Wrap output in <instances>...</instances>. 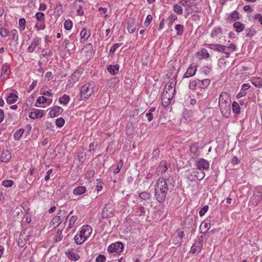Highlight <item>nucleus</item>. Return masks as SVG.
<instances>
[{
    "mask_svg": "<svg viewBox=\"0 0 262 262\" xmlns=\"http://www.w3.org/2000/svg\"><path fill=\"white\" fill-rule=\"evenodd\" d=\"M169 186L167 180L163 178L158 179L155 185V194L156 200L159 202H163L165 200Z\"/></svg>",
    "mask_w": 262,
    "mask_h": 262,
    "instance_id": "nucleus-1",
    "label": "nucleus"
},
{
    "mask_svg": "<svg viewBox=\"0 0 262 262\" xmlns=\"http://www.w3.org/2000/svg\"><path fill=\"white\" fill-rule=\"evenodd\" d=\"M230 99L226 92H222L220 95L219 104L220 109L224 116L230 114L231 111Z\"/></svg>",
    "mask_w": 262,
    "mask_h": 262,
    "instance_id": "nucleus-2",
    "label": "nucleus"
},
{
    "mask_svg": "<svg viewBox=\"0 0 262 262\" xmlns=\"http://www.w3.org/2000/svg\"><path fill=\"white\" fill-rule=\"evenodd\" d=\"M92 232V228L89 225L83 226L79 233H77L74 237V241L78 245L82 244L90 236Z\"/></svg>",
    "mask_w": 262,
    "mask_h": 262,
    "instance_id": "nucleus-3",
    "label": "nucleus"
},
{
    "mask_svg": "<svg viewBox=\"0 0 262 262\" xmlns=\"http://www.w3.org/2000/svg\"><path fill=\"white\" fill-rule=\"evenodd\" d=\"M94 92V85L91 83L84 84L80 90V99H88Z\"/></svg>",
    "mask_w": 262,
    "mask_h": 262,
    "instance_id": "nucleus-4",
    "label": "nucleus"
},
{
    "mask_svg": "<svg viewBox=\"0 0 262 262\" xmlns=\"http://www.w3.org/2000/svg\"><path fill=\"white\" fill-rule=\"evenodd\" d=\"M174 91L175 89H173L172 83H170L169 84H167L165 85L162 96V102L163 103L164 100H167V102H166V104L165 106H167L171 102V98L170 97V95L169 94V93L170 94H172Z\"/></svg>",
    "mask_w": 262,
    "mask_h": 262,
    "instance_id": "nucleus-5",
    "label": "nucleus"
},
{
    "mask_svg": "<svg viewBox=\"0 0 262 262\" xmlns=\"http://www.w3.org/2000/svg\"><path fill=\"white\" fill-rule=\"evenodd\" d=\"M123 245L122 243L118 242L111 244L108 248L107 251L110 253H116L119 254L123 251Z\"/></svg>",
    "mask_w": 262,
    "mask_h": 262,
    "instance_id": "nucleus-6",
    "label": "nucleus"
},
{
    "mask_svg": "<svg viewBox=\"0 0 262 262\" xmlns=\"http://www.w3.org/2000/svg\"><path fill=\"white\" fill-rule=\"evenodd\" d=\"M30 238V234L26 230L23 231L19 235L17 240L18 245L20 247H23L26 244L27 241Z\"/></svg>",
    "mask_w": 262,
    "mask_h": 262,
    "instance_id": "nucleus-7",
    "label": "nucleus"
},
{
    "mask_svg": "<svg viewBox=\"0 0 262 262\" xmlns=\"http://www.w3.org/2000/svg\"><path fill=\"white\" fill-rule=\"evenodd\" d=\"M114 208L111 204H107L104 207L101 216L103 219L111 217L114 215Z\"/></svg>",
    "mask_w": 262,
    "mask_h": 262,
    "instance_id": "nucleus-8",
    "label": "nucleus"
},
{
    "mask_svg": "<svg viewBox=\"0 0 262 262\" xmlns=\"http://www.w3.org/2000/svg\"><path fill=\"white\" fill-rule=\"evenodd\" d=\"M127 30L130 33H134L136 29V24L134 18H128L127 23Z\"/></svg>",
    "mask_w": 262,
    "mask_h": 262,
    "instance_id": "nucleus-9",
    "label": "nucleus"
},
{
    "mask_svg": "<svg viewBox=\"0 0 262 262\" xmlns=\"http://www.w3.org/2000/svg\"><path fill=\"white\" fill-rule=\"evenodd\" d=\"M61 212L62 210H59L57 215L52 219L50 222L51 225H53L55 227H58L62 222L60 215Z\"/></svg>",
    "mask_w": 262,
    "mask_h": 262,
    "instance_id": "nucleus-10",
    "label": "nucleus"
},
{
    "mask_svg": "<svg viewBox=\"0 0 262 262\" xmlns=\"http://www.w3.org/2000/svg\"><path fill=\"white\" fill-rule=\"evenodd\" d=\"M196 93H189V97L186 100V104L188 106L194 107L196 103L195 100V95Z\"/></svg>",
    "mask_w": 262,
    "mask_h": 262,
    "instance_id": "nucleus-11",
    "label": "nucleus"
},
{
    "mask_svg": "<svg viewBox=\"0 0 262 262\" xmlns=\"http://www.w3.org/2000/svg\"><path fill=\"white\" fill-rule=\"evenodd\" d=\"M209 162L205 159H202L198 161V169L208 170L209 168Z\"/></svg>",
    "mask_w": 262,
    "mask_h": 262,
    "instance_id": "nucleus-12",
    "label": "nucleus"
},
{
    "mask_svg": "<svg viewBox=\"0 0 262 262\" xmlns=\"http://www.w3.org/2000/svg\"><path fill=\"white\" fill-rule=\"evenodd\" d=\"M68 258L72 260L77 261L80 258V256L74 252L73 249H69L66 252Z\"/></svg>",
    "mask_w": 262,
    "mask_h": 262,
    "instance_id": "nucleus-13",
    "label": "nucleus"
},
{
    "mask_svg": "<svg viewBox=\"0 0 262 262\" xmlns=\"http://www.w3.org/2000/svg\"><path fill=\"white\" fill-rule=\"evenodd\" d=\"M41 40V38L35 37L34 38L31 45L28 48V52L29 53H33L35 50L36 47L40 43Z\"/></svg>",
    "mask_w": 262,
    "mask_h": 262,
    "instance_id": "nucleus-14",
    "label": "nucleus"
},
{
    "mask_svg": "<svg viewBox=\"0 0 262 262\" xmlns=\"http://www.w3.org/2000/svg\"><path fill=\"white\" fill-rule=\"evenodd\" d=\"M196 72V66L190 64L184 75V78H188L195 75Z\"/></svg>",
    "mask_w": 262,
    "mask_h": 262,
    "instance_id": "nucleus-15",
    "label": "nucleus"
},
{
    "mask_svg": "<svg viewBox=\"0 0 262 262\" xmlns=\"http://www.w3.org/2000/svg\"><path fill=\"white\" fill-rule=\"evenodd\" d=\"M63 111V109L58 106H55L53 107L49 112V115L51 117H55L58 116Z\"/></svg>",
    "mask_w": 262,
    "mask_h": 262,
    "instance_id": "nucleus-16",
    "label": "nucleus"
},
{
    "mask_svg": "<svg viewBox=\"0 0 262 262\" xmlns=\"http://www.w3.org/2000/svg\"><path fill=\"white\" fill-rule=\"evenodd\" d=\"M240 19V15L237 11L235 10L229 14L227 20L229 22L234 21Z\"/></svg>",
    "mask_w": 262,
    "mask_h": 262,
    "instance_id": "nucleus-17",
    "label": "nucleus"
},
{
    "mask_svg": "<svg viewBox=\"0 0 262 262\" xmlns=\"http://www.w3.org/2000/svg\"><path fill=\"white\" fill-rule=\"evenodd\" d=\"M168 164L166 161H161L157 168L158 172H161V173L165 172L168 169Z\"/></svg>",
    "mask_w": 262,
    "mask_h": 262,
    "instance_id": "nucleus-18",
    "label": "nucleus"
},
{
    "mask_svg": "<svg viewBox=\"0 0 262 262\" xmlns=\"http://www.w3.org/2000/svg\"><path fill=\"white\" fill-rule=\"evenodd\" d=\"M0 158L1 161L3 162H7L11 158V154L9 150H4L3 151Z\"/></svg>",
    "mask_w": 262,
    "mask_h": 262,
    "instance_id": "nucleus-19",
    "label": "nucleus"
},
{
    "mask_svg": "<svg viewBox=\"0 0 262 262\" xmlns=\"http://www.w3.org/2000/svg\"><path fill=\"white\" fill-rule=\"evenodd\" d=\"M261 199L262 193L260 192H257V193H254L253 195L251 200V203L253 205L256 206Z\"/></svg>",
    "mask_w": 262,
    "mask_h": 262,
    "instance_id": "nucleus-20",
    "label": "nucleus"
},
{
    "mask_svg": "<svg viewBox=\"0 0 262 262\" xmlns=\"http://www.w3.org/2000/svg\"><path fill=\"white\" fill-rule=\"evenodd\" d=\"M218 47L219 48L217 49V51L224 53L225 54L224 57L227 58L230 57V52L227 51V46L220 45Z\"/></svg>",
    "mask_w": 262,
    "mask_h": 262,
    "instance_id": "nucleus-21",
    "label": "nucleus"
},
{
    "mask_svg": "<svg viewBox=\"0 0 262 262\" xmlns=\"http://www.w3.org/2000/svg\"><path fill=\"white\" fill-rule=\"evenodd\" d=\"M91 35L90 31L88 30L85 28H84L80 32L81 39L84 41L86 40Z\"/></svg>",
    "mask_w": 262,
    "mask_h": 262,
    "instance_id": "nucleus-22",
    "label": "nucleus"
},
{
    "mask_svg": "<svg viewBox=\"0 0 262 262\" xmlns=\"http://www.w3.org/2000/svg\"><path fill=\"white\" fill-rule=\"evenodd\" d=\"M233 27L235 28L236 32L240 33L245 29V25L240 21H236L233 24Z\"/></svg>",
    "mask_w": 262,
    "mask_h": 262,
    "instance_id": "nucleus-23",
    "label": "nucleus"
},
{
    "mask_svg": "<svg viewBox=\"0 0 262 262\" xmlns=\"http://www.w3.org/2000/svg\"><path fill=\"white\" fill-rule=\"evenodd\" d=\"M10 73V70L9 68V66L7 63L4 64L2 71V76L4 78H7L8 77L9 74Z\"/></svg>",
    "mask_w": 262,
    "mask_h": 262,
    "instance_id": "nucleus-24",
    "label": "nucleus"
},
{
    "mask_svg": "<svg viewBox=\"0 0 262 262\" xmlns=\"http://www.w3.org/2000/svg\"><path fill=\"white\" fill-rule=\"evenodd\" d=\"M43 116V113L40 110H36L34 112H32L29 113V117L35 119L37 118H41Z\"/></svg>",
    "mask_w": 262,
    "mask_h": 262,
    "instance_id": "nucleus-25",
    "label": "nucleus"
},
{
    "mask_svg": "<svg viewBox=\"0 0 262 262\" xmlns=\"http://www.w3.org/2000/svg\"><path fill=\"white\" fill-rule=\"evenodd\" d=\"M210 82V80L207 78L202 80H199V82H198V86L202 89H204L209 84Z\"/></svg>",
    "mask_w": 262,
    "mask_h": 262,
    "instance_id": "nucleus-26",
    "label": "nucleus"
},
{
    "mask_svg": "<svg viewBox=\"0 0 262 262\" xmlns=\"http://www.w3.org/2000/svg\"><path fill=\"white\" fill-rule=\"evenodd\" d=\"M107 71L113 75H115L119 70V65H110L107 68Z\"/></svg>",
    "mask_w": 262,
    "mask_h": 262,
    "instance_id": "nucleus-27",
    "label": "nucleus"
},
{
    "mask_svg": "<svg viewBox=\"0 0 262 262\" xmlns=\"http://www.w3.org/2000/svg\"><path fill=\"white\" fill-rule=\"evenodd\" d=\"M78 217L77 215H73L72 216L69 221V225L67 228V230L71 229L73 227L75 222L77 221Z\"/></svg>",
    "mask_w": 262,
    "mask_h": 262,
    "instance_id": "nucleus-28",
    "label": "nucleus"
},
{
    "mask_svg": "<svg viewBox=\"0 0 262 262\" xmlns=\"http://www.w3.org/2000/svg\"><path fill=\"white\" fill-rule=\"evenodd\" d=\"M17 98L18 96L16 95L13 93H11L7 97V102L9 104L13 103L17 101Z\"/></svg>",
    "mask_w": 262,
    "mask_h": 262,
    "instance_id": "nucleus-29",
    "label": "nucleus"
},
{
    "mask_svg": "<svg viewBox=\"0 0 262 262\" xmlns=\"http://www.w3.org/2000/svg\"><path fill=\"white\" fill-rule=\"evenodd\" d=\"M86 191V188L84 186H79L73 190V193L75 195H80L84 193Z\"/></svg>",
    "mask_w": 262,
    "mask_h": 262,
    "instance_id": "nucleus-30",
    "label": "nucleus"
},
{
    "mask_svg": "<svg viewBox=\"0 0 262 262\" xmlns=\"http://www.w3.org/2000/svg\"><path fill=\"white\" fill-rule=\"evenodd\" d=\"M198 55H199L200 58L204 59H207L210 57L209 53L205 49H202L200 52H198Z\"/></svg>",
    "mask_w": 262,
    "mask_h": 262,
    "instance_id": "nucleus-31",
    "label": "nucleus"
},
{
    "mask_svg": "<svg viewBox=\"0 0 262 262\" xmlns=\"http://www.w3.org/2000/svg\"><path fill=\"white\" fill-rule=\"evenodd\" d=\"M62 12V7L61 4L56 6L54 11V14L56 17L60 16Z\"/></svg>",
    "mask_w": 262,
    "mask_h": 262,
    "instance_id": "nucleus-32",
    "label": "nucleus"
},
{
    "mask_svg": "<svg viewBox=\"0 0 262 262\" xmlns=\"http://www.w3.org/2000/svg\"><path fill=\"white\" fill-rule=\"evenodd\" d=\"M246 33V37H253L256 33V30L254 28L251 27L250 28H248L245 30Z\"/></svg>",
    "mask_w": 262,
    "mask_h": 262,
    "instance_id": "nucleus-33",
    "label": "nucleus"
},
{
    "mask_svg": "<svg viewBox=\"0 0 262 262\" xmlns=\"http://www.w3.org/2000/svg\"><path fill=\"white\" fill-rule=\"evenodd\" d=\"M192 113L191 111L186 110L183 113V119L188 122L191 120Z\"/></svg>",
    "mask_w": 262,
    "mask_h": 262,
    "instance_id": "nucleus-34",
    "label": "nucleus"
},
{
    "mask_svg": "<svg viewBox=\"0 0 262 262\" xmlns=\"http://www.w3.org/2000/svg\"><path fill=\"white\" fill-rule=\"evenodd\" d=\"M222 32V29L220 27H214L211 32V36L213 38H215L217 36V35L221 33Z\"/></svg>",
    "mask_w": 262,
    "mask_h": 262,
    "instance_id": "nucleus-35",
    "label": "nucleus"
},
{
    "mask_svg": "<svg viewBox=\"0 0 262 262\" xmlns=\"http://www.w3.org/2000/svg\"><path fill=\"white\" fill-rule=\"evenodd\" d=\"M233 112L235 114H238L241 112V107L237 102L234 101L232 105Z\"/></svg>",
    "mask_w": 262,
    "mask_h": 262,
    "instance_id": "nucleus-36",
    "label": "nucleus"
},
{
    "mask_svg": "<svg viewBox=\"0 0 262 262\" xmlns=\"http://www.w3.org/2000/svg\"><path fill=\"white\" fill-rule=\"evenodd\" d=\"M196 86V81L195 80H193L192 81H190L189 88V93H196L195 88Z\"/></svg>",
    "mask_w": 262,
    "mask_h": 262,
    "instance_id": "nucleus-37",
    "label": "nucleus"
},
{
    "mask_svg": "<svg viewBox=\"0 0 262 262\" xmlns=\"http://www.w3.org/2000/svg\"><path fill=\"white\" fill-rule=\"evenodd\" d=\"M70 99L68 95L64 94L59 98V102L60 104L66 105L69 102Z\"/></svg>",
    "mask_w": 262,
    "mask_h": 262,
    "instance_id": "nucleus-38",
    "label": "nucleus"
},
{
    "mask_svg": "<svg viewBox=\"0 0 262 262\" xmlns=\"http://www.w3.org/2000/svg\"><path fill=\"white\" fill-rule=\"evenodd\" d=\"M24 133V129L23 128H20L19 129H17L14 136V138L15 140H19L21 137H22L23 134Z\"/></svg>",
    "mask_w": 262,
    "mask_h": 262,
    "instance_id": "nucleus-39",
    "label": "nucleus"
},
{
    "mask_svg": "<svg viewBox=\"0 0 262 262\" xmlns=\"http://www.w3.org/2000/svg\"><path fill=\"white\" fill-rule=\"evenodd\" d=\"M36 19L40 23H45V15L42 12H38L35 14Z\"/></svg>",
    "mask_w": 262,
    "mask_h": 262,
    "instance_id": "nucleus-40",
    "label": "nucleus"
},
{
    "mask_svg": "<svg viewBox=\"0 0 262 262\" xmlns=\"http://www.w3.org/2000/svg\"><path fill=\"white\" fill-rule=\"evenodd\" d=\"M139 197L144 200H148L151 197V194L149 192H141L139 194Z\"/></svg>",
    "mask_w": 262,
    "mask_h": 262,
    "instance_id": "nucleus-41",
    "label": "nucleus"
},
{
    "mask_svg": "<svg viewBox=\"0 0 262 262\" xmlns=\"http://www.w3.org/2000/svg\"><path fill=\"white\" fill-rule=\"evenodd\" d=\"M211 71V66H204L203 68H202L200 70V74H204L205 75H207L209 74Z\"/></svg>",
    "mask_w": 262,
    "mask_h": 262,
    "instance_id": "nucleus-42",
    "label": "nucleus"
},
{
    "mask_svg": "<svg viewBox=\"0 0 262 262\" xmlns=\"http://www.w3.org/2000/svg\"><path fill=\"white\" fill-rule=\"evenodd\" d=\"M173 9L174 12L178 15H182L183 14V9L180 5L176 4L173 6Z\"/></svg>",
    "mask_w": 262,
    "mask_h": 262,
    "instance_id": "nucleus-43",
    "label": "nucleus"
},
{
    "mask_svg": "<svg viewBox=\"0 0 262 262\" xmlns=\"http://www.w3.org/2000/svg\"><path fill=\"white\" fill-rule=\"evenodd\" d=\"M252 84L254 85L256 88H262V79H253L251 81Z\"/></svg>",
    "mask_w": 262,
    "mask_h": 262,
    "instance_id": "nucleus-44",
    "label": "nucleus"
},
{
    "mask_svg": "<svg viewBox=\"0 0 262 262\" xmlns=\"http://www.w3.org/2000/svg\"><path fill=\"white\" fill-rule=\"evenodd\" d=\"M64 26L65 29L70 30L73 27V23L70 19H67L64 21Z\"/></svg>",
    "mask_w": 262,
    "mask_h": 262,
    "instance_id": "nucleus-45",
    "label": "nucleus"
},
{
    "mask_svg": "<svg viewBox=\"0 0 262 262\" xmlns=\"http://www.w3.org/2000/svg\"><path fill=\"white\" fill-rule=\"evenodd\" d=\"M78 159L80 162H83L86 159V154L83 152H79L77 155Z\"/></svg>",
    "mask_w": 262,
    "mask_h": 262,
    "instance_id": "nucleus-46",
    "label": "nucleus"
},
{
    "mask_svg": "<svg viewBox=\"0 0 262 262\" xmlns=\"http://www.w3.org/2000/svg\"><path fill=\"white\" fill-rule=\"evenodd\" d=\"M55 123L57 127H61L64 125L65 121L64 119H63L62 117H60L56 119Z\"/></svg>",
    "mask_w": 262,
    "mask_h": 262,
    "instance_id": "nucleus-47",
    "label": "nucleus"
},
{
    "mask_svg": "<svg viewBox=\"0 0 262 262\" xmlns=\"http://www.w3.org/2000/svg\"><path fill=\"white\" fill-rule=\"evenodd\" d=\"M183 26L181 25H177L175 26V29L177 31V34L178 35H181L183 33Z\"/></svg>",
    "mask_w": 262,
    "mask_h": 262,
    "instance_id": "nucleus-48",
    "label": "nucleus"
},
{
    "mask_svg": "<svg viewBox=\"0 0 262 262\" xmlns=\"http://www.w3.org/2000/svg\"><path fill=\"white\" fill-rule=\"evenodd\" d=\"M9 34V31L7 29L4 28H0V35L4 37H7Z\"/></svg>",
    "mask_w": 262,
    "mask_h": 262,
    "instance_id": "nucleus-49",
    "label": "nucleus"
},
{
    "mask_svg": "<svg viewBox=\"0 0 262 262\" xmlns=\"http://www.w3.org/2000/svg\"><path fill=\"white\" fill-rule=\"evenodd\" d=\"M208 229V225L206 223H202L200 226V230L201 232H205Z\"/></svg>",
    "mask_w": 262,
    "mask_h": 262,
    "instance_id": "nucleus-50",
    "label": "nucleus"
},
{
    "mask_svg": "<svg viewBox=\"0 0 262 262\" xmlns=\"http://www.w3.org/2000/svg\"><path fill=\"white\" fill-rule=\"evenodd\" d=\"M2 184L4 186L9 187L12 186L14 183L13 181L11 180H5L3 181Z\"/></svg>",
    "mask_w": 262,
    "mask_h": 262,
    "instance_id": "nucleus-51",
    "label": "nucleus"
},
{
    "mask_svg": "<svg viewBox=\"0 0 262 262\" xmlns=\"http://www.w3.org/2000/svg\"><path fill=\"white\" fill-rule=\"evenodd\" d=\"M205 174L204 170L198 169V180H202L205 177Z\"/></svg>",
    "mask_w": 262,
    "mask_h": 262,
    "instance_id": "nucleus-52",
    "label": "nucleus"
},
{
    "mask_svg": "<svg viewBox=\"0 0 262 262\" xmlns=\"http://www.w3.org/2000/svg\"><path fill=\"white\" fill-rule=\"evenodd\" d=\"M19 26L21 30H24L26 27V20L25 18H20L19 19Z\"/></svg>",
    "mask_w": 262,
    "mask_h": 262,
    "instance_id": "nucleus-53",
    "label": "nucleus"
},
{
    "mask_svg": "<svg viewBox=\"0 0 262 262\" xmlns=\"http://www.w3.org/2000/svg\"><path fill=\"white\" fill-rule=\"evenodd\" d=\"M123 161L122 160H120L119 161V163H118V164L117 165V168L114 171V173L115 174H117L119 172L121 167L123 166Z\"/></svg>",
    "mask_w": 262,
    "mask_h": 262,
    "instance_id": "nucleus-54",
    "label": "nucleus"
},
{
    "mask_svg": "<svg viewBox=\"0 0 262 262\" xmlns=\"http://www.w3.org/2000/svg\"><path fill=\"white\" fill-rule=\"evenodd\" d=\"M47 101V98L44 96H40L39 97L36 101V102L39 104H43Z\"/></svg>",
    "mask_w": 262,
    "mask_h": 262,
    "instance_id": "nucleus-55",
    "label": "nucleus"
},
{
    "mask_svg": "<svg viewBox=\"0 0 262 262\" xmlns=\"http://www.w3.org/2000/svg\"><path fill=\"white\" fill-rule=\"evenodd\" d=\"M208 206L205 205L204 207H203L199 212V214L200 216H203L204 214L207 212L208 210Z\"/></svg>",
    "mask_w": 262,
    "mask_h": 262,
    "instance_id": "nucleus-56",
    "label": "nucleus"
},
{
    "mask_svg": "<svg viewBox=\"0 0 262 262\" xmlns=\"http://www.w3.org/2000/svg\"><path fill=\"white\" fill-rule=\"evenodd\" d=\"M106 258L104 255L99 254L96 258V262H105Z\"/></svg>",
    "mask_w": 262,
    "mask_h": 262,
    "instance_id": "nucleus-57",
    "label": "nucleus"
},
{
    "mask_svg": "<svg viewBox=\"0 0 262 262\" xmlns=\"http://www.w3.org/2000/svg\"><path fill=\"white\" fill-rule=\"evenodd\" d=\"M63 238V235L62 234V232L61 231H57L56 235L55 236V241L56 242L60 241Z\"/></svg>",
    "mask_w": 262,
    "mask_h": 262,
    "instance_id": "nucleus-58",
    "label": "nucleus"
},
{
    "mask_svg": "<svg viewBox=\"0 0 262 262\" xmlns=\"http://www.w3.org/2000/svg\"><path fill=\"white\" fill-rule=\"evenodd\" d=\"M11 33L13 36L12 39L17 40L18 38V35L17 34V31L16 29H12L11 31Z\"/></svg>",
    "mask_w": 262,
    "mask_h": 262,
    "instance_id": "nucleus-59",
    "label": "nucleus"
},
{
    "mask_svg": "<svg viewBox=\"0 0 262 262\" xmlns=\"http://www.w3.org/2000/svg\"><path fill=\"white\" fill-rule=\"evenodd\" d=\"M254 19L257 20L258 22L262 25V15L259 13L255 14L254 16Z\"/></svg>",
    "mask_w": 262,
    "mask_h": 262,
    "instance_id": "nucleus-60",
    "label": "nucleus"
},
{
    "mask_svg": "<svg viewBox=\"0 0 262 262\" xmlns=\"http://www.w3.org/2000/svg\"><path fill=\"white\" fill-rule=\"evenodd\" d=\"M152 19V17L151 15H148L145 19L144 25L148 26L151 23Z\"/></svg>",
    "mask_w": 262,
    "mask_h": 262,
    "instance_id": "nucleus-61",
    "label": "nucleus"
},
{
    "mask_svg": "<svg viewBox=\"0 0 262 262\" xmlns=\"http://www.w3.org/2000/svg\"><path fill=\"white\" fill-rule=\"evenodd\" d=\"M196 172L195 171L193 170V172L191 173V174L189 175L188 179L190 180V181H195V180L196 179Z\"/></svg>",
    "mask_w": 262,
    "mask_h": 262,
    "instance_id": "nucleus-62",
    "label": "nucleus"
},
{
    "mask_svg": "<svg viewBox=\"0 0 262 262\" xmlns=\"http://www.w3.org/2000/svg\"><path fill=\"white\" fill-rule=\"evenodd\" d=\"M53 76L51 72H48L46 73L45 76V81H49L51 79H52Z\"/></svg>",
    "mask_w": 262,
    "mask_h": 262,
    "instance_id": "nucleus-63",
    "label": "nucleus"
},
{
    "mask_svg": "<svg viewBox=\"0 0 262 262\" xmlns=\"http://www.w3.org/2000/svg\"><path fill=\"white\" fill-rule=\"evenodd\" d=\"M121 45V43H115V44H114L112 46V48H111V50L110 51V53H114L115 52L117 48H118L119 47H120Z\"/></svg>",
    "mask_w": 262,
    "mask_h": 262,
    "instance_id": "nucleus-64",
    "label": "nucleus"
}]
</instances>
